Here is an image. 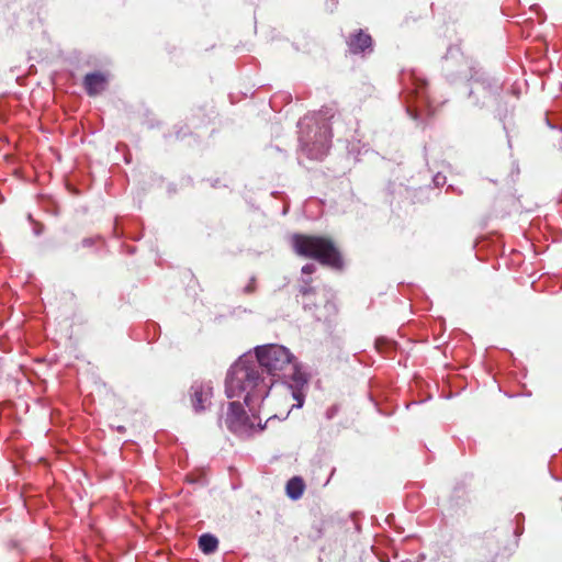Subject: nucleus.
Wrapping results in <instances>:
<instances>
[{"mask_svg": "<svg viewBox=\"0 0 562 562\" xmlns=\"http://www.w3.org/2000/svg\"><path fill=\"white\" fill-rule=\"evenodd\" d=\"M258 361L251 353H245L231 367L225 384L227 397L245 394V403L251 411L262 402L273 385V379L262 375Z\"/></svg>", "mask_w": 562, "mask_h": 562, "instance_id": "f257e3e1", "label": "nucleus"}, {"mask_svg": "<svg viewBox=\"0 0 562 562\" xmlns=\"http://www.w3.org/2000/svg\"><path fill=\"white\" fill-rule=\"evenodd\" d=\"M254 358L258 361L260 369L265 370L268 375L277 379L291 378L295 389L291 384L284 385L286 393L296 401L292 408H300L304 403V394L301 387L306 384V379L297 371L294 357L290 350L281 345H265L255 348Z\"/></svg>", "mask_w": 562, "mask_h": 562, "instance_id": "f03ea898", "label": "nucleus"}, {"mask_svg": "<svg viewBox=\"0 0 562 562\" xmlns=\"http://www.w3.org/2000/svg\"><path fill=\"white\" fill-rule=\"evenodd\" d=\"M292 246L295 252L302 257L313 258L322 265L335 269L342 266L338 249L328 238L296 234L292 237Z\"/></svg>", "mask_w": 562, "mask_h": 562, "instance_id": "7ed1b4c3", "label": "nucleus"}, {"mask_svg": "<svg viewBox=\"0 0 562 562\" xmlns=\"http://www.w3.org/2000/svg\"><path fill=\"white\" fill-rule=\"evenodd\" d=\"M227 428L239 436H250L254 432L262 430L261 420L252 415L248 416L238 402H231L225 417Z\"/></svg>", "mask_w": 562, "mask_h": 562, "instance_id": "20e7f679", "label": "nucleus"}, {"mask_svg": "<svg viewBox=\"0 0 562 562\" xmlns=\"http://www.w3.org/2000/svg\"><path fill=\"white\" fill-rule=\"evenodd\" d=\"M313 137L310 135H301L300 142L302 150L311 159H323L330 147L331 132L327 124L317 125L313 131Z\"/></svg>", "mask_w": 562, "mask_h": 562, "instance_id": "39448f33", "label": "nucleus"}, {"mask_svg": "<svg viewBox=\"0 0 562 562\" xmlns=\"http://www.w3.org/2000/svg\"><path fill=\"white\" fill-rule=\"evenodd\" d=\"M211 383L194 382L191 386V402L195 412L204 411L211 403Z\"/></svg>", "mask_w": 562, "mask_h": 562, "instance_id": "423d86ee", "label": "nucleus"}, {"mask_svg": "<svg viewBox=\"0 0 562 562\" xmlns=\"http://www.w3.org/2000/svg\"><path fill=\"white\" fill-rule=\"evenodd\" d=\"M83 86L89 95H98L105 90L108 76L100 71L87 74L83 78Z\"/></svg>", "mask_w": 562, "mask_h": 562, "instance_id": "0eeeda50", "label": "nucleus"}, {"mask_svg": "<svg viewBox=\"0 0 562 562\" xmlns=\"http://www.w3.org/2000/svg\"><path fill=\"white\" fill-rule=\"evenodd\" d=\"M348 45L352 53L358 54L371 47L372 38L369 34L359 31L350 37Z\"/></svg>", "mask_w": 562, "mask_h": 562, "instance_id": "6e6552de", "label": "nucleus"}, {"mask_svg": "<svg viewBox=\"0 0 562 562\" xmlns=\"http://www.w3.org/2000/svg\"><path fill=\"white\" fill-rule=\"evenodd\" d=\"M305 490L304 481L300 476H294L290 479L286 483V495L293 499L296 501L302 497Z\"/></svg>", "mask_w": 562, "mask_h": 562, "instance_id": "1a4fd4ad", "label": "nucleus"}, {"mask_svg": "<svg viewBox=\"0 0 562 562\" xmlns=\"http://www.w3.org/2000/svg\"><path fill=\"white\" fill-rule=\"evenodd\" d=\"M199 548L205 554L214 553L218 548V540L211 533H204L199 538Z\"/></svg>", "mask_w": 562, "mask_h": 562, "instance_id": "9d476101", "label": "nucleus"}, {"mask_svg": "<svg viewBox=\"0 0 562 562\" xmlns=\"http://www.w3.org/2000/svg\"><path fill=\"white\" fill-rule=\"evenodd\" d=\"M312 278H302L300 280L299 292L302 296L308 297L316 293V289L312 286Z\"/></svg>", "mask_w": 562, "mask_h": 562, "instance_id": "9b49d317", "label": "nucleus"}, {"mask_svg": "<svg viewBox=\"0 0 562 562\" xmlns=\"http://www.w3.org/2000/svg\"><path fill=\"white\" fill-rule=\"evenodd\" d=\"M315 270H316V266L314 263H306L302 267L303 274L310 276V274L314 273Z\"/></svg>", "mask_w": 562, "mask_h": 562, "instance_id": "f8f14e48", "label": "nucleus"}, {"mask_svg": "<svg viewBox=\"0 0 562 562\" xmlns=\"http://www.w3.org/2000/svg\"><path fill=\"white\" fill-rule=\"evenodd\" d=\"M256 289V279L251 278L249 283L244 288V293L249 294L252 293Z\"/></svg>", "mask_w": 562, "mask_h": 562, "instance_id": "ddd939ff", "label": "nucleus"}, {"mask_svg": "<svg viewBox=\"0 0 562 562\" xmlns=\"http://www.w3.org/2000/svg\"><path fill=\"white\" fill-rule=\"evenodd\" d=\"M337 406H331L326 411V418L331 419L337 414Z\"/></svg>", "mask_w": 562, "mask_h": 562, "instance_id": "4468645a", "label": "nucleus"}, {"mask_svg": "<svg viewBox=\"0 0 562 562\" xmlns=\"http://www.w3.org/2000/svg\"><path fill=\"white\" fill-rule=\"evenodd\" d=\"M82 244H83V246H87V247L91 246L92 245V239L91 238H86V239L82 240Z\"/></svg>", "mask_w": 562, "mask_h": 562, "instance_id": "2eb2a0df", "label": "nucleus"}, {"mask_svg": "<svg viewBox=\"0 0 562 562\" xmlns=\"http://www.w3.org/2000/svg\"><path fill=\"white\" fill-rule=\"evenodd\" d=\"M300 125H301V128H303V126L307 125V124H306V119H304V120L300 123Z\"/></svg>", "mask_w": 562, "mask_h": 562, "instance_id": "dca6fc26", "label": "nucleus"}, {"mask_svg": "<svg viewBox=\"0 0 562 562\" xmlns=\"http://www.w3.org/2000/svg\"><path fill=\"white\" fill-rule=\"evenodd\" d=\"M124 429L125 428L123 426L117 427V430L121 431V432L124 431Z\"/></svg>", "mask_w": 562, "mask_h": 562, "instance_id": "f3484780", "label": "nucleus"}, {"mask_svg": "<svg viewBox=\"0 0 562 562\" xmlns=\"http://www.w3.org/2000/svg\"><path fill=\"white\" fill-rule=\"evenodd\" d=\"M435 180H436L437 182H441V179H439V176H436V177H435Z\"/></svg>", "mask_w": 562, "mask_h": 562, "instance_id": "a211bd4d", "label": "nucleus"}, {"mask_svg": "<svg viewBox=\"0 0 562 562\" xmlns=\"http://www.w3.org/2000/svg\"><path fill=\"white\" fill-rule=\"evenodd\" d=\"M435 180H436L437 182H441V179H439V176H436V177H435Z\"/></svg>", "mask_w": 562, "mask_h": 562, "instance_id": "6ab92c4d", "label": "nucleus"}]
</instances>
